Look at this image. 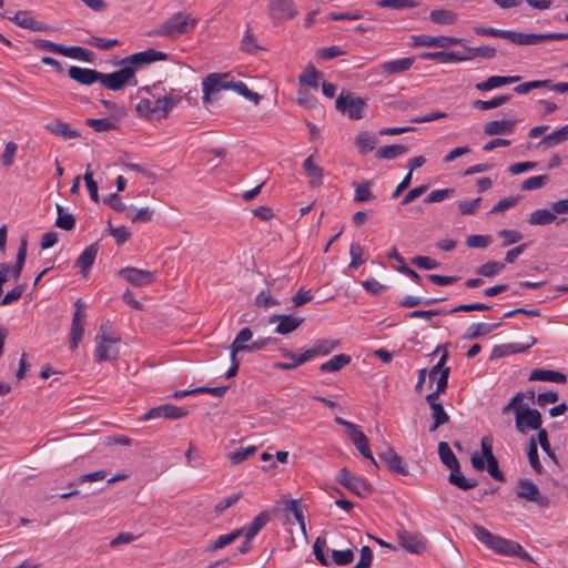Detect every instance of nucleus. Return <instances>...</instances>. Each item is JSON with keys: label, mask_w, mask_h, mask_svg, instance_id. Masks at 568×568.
<instances>
[{"label": "nucleus", "mask_w": 568, "mask_h": 568, "mask_svg": "<svg viewBox=\"0 0 568 568\" xmlns=\"http://www.w3.org/2000/svg\"><path fill=\"white\" fill-rule=\"evenodd\" d=\"M197 24V20L190 13L180 11L165 19L162 23L146 32L149 38L162 37L176 40L187 34Z\"/></svg>", "instance_id": "obj_1"}, {"label": "nucleus", "mask_w": 568, "mask_h": 568, "mask_svg": "<svg viewBox=\"0 0 568 568\" xmlns=\"http://www.w3.org/2000/svg\"><path fill=\"white\" fill-rule=\"evenodd\" d=\"M95 341L94 359L97 363L118 359L120 336L112 332L110 322L101 324Z\"/></svg>", "instance_id": "obj_2"}, {"label": "nucleus", "mask_w": 568, "mask_h": 568, "mask_svg": "<svg viewBox=\"0 0 568 568\" xmlns=\"http://www.w3.org/2000/svg\"><path fill=\"white\" fill-rule=\"evenodd\" d=\"M483 456L478 453L473 454L470 462L476 470L487 469L488 474L496 480L505 483L506 477L498 467V460L493 453V440L490 437H483L480 442Z\"/></svg>", "instance_id": "obj_3"}, {"label": "nucleus", "mask_w": 568, "mask_h": 568, "mask_svg": "<svg viewBox=\"0 0 568 568\" xmlns=\"http://www.w3.org/2000/svg\"><path fill=\"white\" fill-rule=\"evenodd\" d=\"M100 83L104 88L112 91H119L125 85L135 87L138 84V80L135 78V68H132V65L123 64L120 70L112 73L101 72Z\"/></svg>", "instance_id": "obj_4"}, {"label": "nucleus", "mask_w": 568, "mask_h": 568, "mask_svg": "<svg viewBox=\"0 0 568 568\" xmlns=\"http://www.w3.org/2000/svg\"><path fill=\"white\" fill-rule=\"evenodd\" d=\"M365 106V99L354 97L346 91H342L335 101L336 110L352 120H361L363 118V110Z\"/></svg>", "instance_id": "obj_5"}, {"label": "nucleus", "mask_w": 568, "mask_h": 568, "mask_svg": "<svg viewBox=\"0 0 568 568\" xmlns=\"http://www.w3.org/2000/svg\"><path fill=\"white\" fill-rule=\"evenodd\" d=\"M336 480L361 498H365L373 493V486L367 479L352 474L345 467L338 470Z\"/></svg>", "instance_id": "obj_6"}, {"label": "nucleus", "mask_w": 568, "mask_h": 568, "mask_svg": "<svg viewBox=\"0 0 568 568\" xmlns=\"http://www.w3.org/2000/svg\"><path fill=\"white\" fill-rule=\"evenodd\" d=\"M515 424L516 429L520 434H526L528 429L539 432V429H542L541 414L536 408H530L528 405H520L516 409Z\"/></svg>", "instance_id": "obj_7"}, {"label": "nucleus", "mask_w": 568, "mask_h": 568, "mask_svg": "<svg viewBox=\"0 0 568 568\" xmlns=\"http://www.w3.org/2000/svg\"><path fill=\"white\" fill-rule=\"evenodd\" d=\"M232 78L230 73H210L203 79V102L205 104L212 102V97L223 90L231 89Z\"/></svg>", "instance_id": "obj_8"}, {"label": "nucleus", "mask_w": 568, "mask_h": 568, "mask_svg": "<svg viewBox=\"0 0 568 568\" xmlns=\"http://www.w3.org/2000/svg\"><path fill=\"white\" fill-rule=\"evenodd\" d=\"M516 495L518 498L535 503L541 508H546L550 504L549 498L542 495L537 485L529 479L518 480Z\"/></svg>", "instance_id": "obj_9"}, {"label": "nucleus", "mask_w": 568, "mask_h": 568, "mask_svg": "<svg viewBox=\"0 0 568 568\" xmlns=\"http://www.w3.org/2000/svg\"><path fill=\"white\" fill-rule=\"evenodd\" d=\"M397 538L400 547L407 552L419 555L426 550L427 540L419 532L399 529L397 530Z\"/></svg>", "instance_id": "obj_10"}, {"label": "nucleus", "mask_w": 568, "mask_h": 568, "mask_svg": "<svg viewBox=\"0 0 568 568\" xmlns=\"http://www.w3.org/2000/svg\"><path fill=\"white\" fill-rule=\"evenodd\" d=\"M296 13L293 0H268V14L275 24L294 18Z\"/></svg>", "instance_id": "obj_11"}, {"label": "nucleus", "mask_w": 568, "mask_h": 568, "mask_svg": "<svg viewBox=\"0 0 568 568\" xmlns=\"http://www.w3.org/2000/svg\"><path fill=\"white\" fill-rule=\"evenodd\" d=\"M187 415V410L173 404H164L152 407L142 417L141 420H150L155 418L180 419Z\"/></svg>", "instance_id": "obj_12"}, {"label": "nucleus", "mask_w": 568, "mask_h": 568, "mask_svg": "<svg viewBox=\"0 0 568 568\" xmlns=\"http://www.w3.org/2000/svg\"><path fill=\"white\" fill-rule=\"evenodd\" d=\"M118 274L135 287L149 285L155 278L153 272L131 266L121 268Z\"/></svg>", "instance_id": "obj_13"}, {"label": "nucleus", "mask_w": 568, "mask_h": 568, "mask_svg": "<svg viewBox=\"0 0 568 568\" xmlns=\"http://www.w3.org/2000/svg\"><path fill=\"white\" fill-rule=\"evenodd\" d=\"M277 322L275 332L281 335H287L296 331L304 322V317L285 314H274L270 317V323Z\"/></svg>", "instance_id": "obj_14"}, {"label": "nucleus", "mask_w": 568, "mask_h": 568, "mask_svg": "<svg viewBox=\"0 0 568 568\" xmlns=\"http://www.w3.org/2000/svg\"><path fill=\"white\" fill-rule=\"evenodd\" d=\"M414 44L426 48H447L453 44H459L462 39L452 37H433L428 34L413 36Z\"/></svg>", "instance_id": "obj_15"}, {"label": "nucleus", "mask_w": 568, "mask_h": 568, "mask_svg": "<svg viewBox=\"0 0 568 568\" xmlns=\"http://www.w3.org/2000/svg\"><path fill=\"white\" fill-rule=\"evenodd\" d=\"M379 458L386 464L389 471L403 476H407L409 474L403 458L395 452L393 447L388 446L384 452L379 454Z\"/></svg>", "instance_id": "obj_16"}, {"label": "nucleus", "mask_w": 568, "mask_h": 568, "mask_svg": "<svg viewBox=\"0 0 568 568\" xmlns=\"http://www.w3.org/2000/svg\"><path fill=\"white\" fill-rule=\"evenodd\" d=\"M536 343H537V339L532 336H529L526 344L509 343V344L497 345L491 351L490 359H497V358H500V357H504V356H507L510 354L526 352L528 348H530Z\"/></svg>", "instance_id": "obj_17"}, {"label": "nucleus", "mask_w": 568, "mask_h": 568, "mask_svg": "<svg viewBox=\"0 0 568 568\" xmlns=\"http://www.w3.org/2000/svg\"><path fill=\"white\" fill-rule=\"evenodd\" d=\"M29 11H18L13 16H7V18L13 21L17 26L29 29L32 31H50L51 27L41 22L36 21L32 17L29 16ZM0 16L6 17V14L0 13Z\"/></svg>", "instance_id": "obj_18"}, {"label": "nucleus", "mask_w": 568, "mask_h": 568, "mask_svg": "<svg viewBox=\"0 0 568 568\" xmlns=\"http://www.w3.org/2000/svg\"><path fill=\"white\" fill-rule=\"evenodd\" d=\"M68 74L73 81L83 85H91L94 82L100 83L101 79V72L94 69H87L74 65L69 68Z\"/></svg>", "instance_id": "obj_19"}, {"label": "nucleus", "mask_w": 568, "mask_h": 568, "mask_svg": "<svg viewBox=\"0 0 568 568\" xmlns=\"http://www.w3.org/2000/svg\"><path fill=\"white\" fill-rule=\"evenodd\" d=\"M44 129L53 135L62 136L65 140H72L80 138V132L73 129L69 123H65L59 119L47 123Z\"/></svg>", "instance_id": "obj_20"}, {"label": "nucleus", "mask_w": 568, "mask_h": 568, "mask_svg": "<svg viewBox=\"0 0 568 568\" xmlns=\"http://www.w3.org/2000/svg\"><path fill=\"white\" fill-rule=\"evenodd\" d=\"M99 252L98 243L87 246L75 261V266L81 268L82 276H87Z\"/></svg>", "instance_id": "obj_21"}, {"label": "nucleus", "mask_w": 568, "mask_h": 568, "mask_svg": "<svg viewBox=\"0 0 568 568\" xmlns=\"http://www.w3.org/2000/svg\"><path fill=\"white\" fill-rule=\"evenodd\" d=\"M507 40L518 45H536L545 41L544 33H523L509 31Z\"/></svg>", "instance_id": "obj_22"}, {"label": "nucleus", "mask_w": 568, "mask_h": 568, "mask_svg": "<svg viewBox=\"0 0 568 568\" xmlns=\"http://www.w3.org/2000/svg\"><path fill=\"white\" fill-rule=\"evenodd\" d=\"M517 120H495L484 125V132L487 135L510 134L514 131Z\"/></svg>", "instance_id": "obj_23"}, {"label": "nucleus", "mask_w": 568, "mask_h": 568, "mask_svg": "<svg viewBox=\"0 0 568 568\" xmlns=\"http://www.w3.org/2000/svg\"><path fill=\"white\" fill-rule=\"evenodd\" d=\"M314 155H310L303 163V168L310 179L311 187H318L323 184V170L313 162Z\"/></svg>", "instance_id": "obj_24"}, {"label": "nucleus", "mask_w": 568, "mask_h": 568, "mask_svg": "<svg viewBox=\"0 0 568 568\" xmlns=\"http://www.w3.org/2000/svg\"><path fill=\"white\" fill-rule=\"evenodd\" d=\"M501 322L486 324V323H477L473 324L468 327L466 334L464 335L465 339H477L483 336H486L501 326Z\"/></svg>", "instance_id": "obj_25"}, {"label": "nucleus", "mask_w": 568, "mask_h": 568, "mask_svg": "<svg viewBox=\"0 0 568 568\" xmlns=\"http://www.w3.org/2000/svg\"><path fill=\"white\" fill-rule=\"evenodd\" d=\"M489 548L498 554L510 556L514 554V549H520V545L514 540L496 536L493 538Z\"/></svg>", "instance_id": "obj_26"}, {"label": "nucleus", "mask_w": 568, "mask_h": 568, "mask_svg": "<svg viewBox=\"0 0 568 568\" xmlns=\"http://www.w3.org/2000/svg\"><path fill=\"white\" fill-rule=\"evenodd\" d=\"M529 381H545L564 384L567 381V376L560 372L537 368L530 373Z\"/></svg>", "instance_id": "obj_27"}, {"label": "nucleus", "mask_w": 568, "mask_h": 568, "mask_svg": "<svg viewBox=\"0 0 568 568\" xmlns=\"http://www.w3.org/2000/svg\"><path fill=\"white\" fill-rule=\"evenodd\" d=\"M438 455L442 463L449 469H460L459 462L446 442L438 444Z\"/></svg>", "instance_id": "obj_28"}, {"label": "nucleus", "mask_w": 568, "mask_h": 568, "mask_svg": "<svg viewBox=\"0 0 568 568\" xmlns=\"http://www.w3.org/2000/svg\"><path fill=\"white\" fill-rule=\"evenodd\" d=\"M378 140L376 135L368 131H361L356 136V145L358 146V151L361 154L365 155L368 152L373 151L377 144Z\"/></svg>", "instance_id": "obj_29"}, {"label": "nucleus", "mask_w": 568, "mask_h": 568, "mask_svg": "<svg viewBox=\"0 0 568 568\" xmlns=\"http://www.w3.org/2000/svg\"><path fill=\"white\" fill-rule=\"evenodd\" d=\"M414 63L413 57L402 58L398 60L387 61L382 64L384 72L388 74H396L410 69Z\"/></svg>", "instance_id": "obj_30"}, {"label": "nucleus", "mask_w": 568, "mask_h": 568, "mask_svg": "<svg viewBox=\"0 0 568 568\" xmlns=\"http://www.w3.org/2000/svg\"><path fill=\"white\" fill-rule=\"evenodd\" d=\"M27 250H28V239L27 236H23L20 240L16 263L13 266H10V272L12 273L14 280H18L21 276L23 265L27 257Z\"/></svg>", "instance_id": "obj_31"}, {"label": "nucleus", "mask_w": 568, "mask_h": 568, "mask_svg": "<svg viewBox=\"0 0 568 568\" xmlns=\"http://www.w3.org/2000/svg\"><path fill=\"white\" fill-rule=\"evenodd\" d=\"M352 358L346 354L334 355L327 362L321 364L320 369L322 372L335 373L341 371L343 367L351 363Z\"/></svg>", "instance_id": "obj_32"}, {"label": "nucleus", "mask_w": 568, "mask_h": 568, "mask_svg": "<svg viewBox=\"0 0 568 568\" xmlns=\"http://www.w3.org/2000/svg\"><path fill=\"white\" fill-rule=\"evenodd\" d=\"M243 528H239L227 535H221L216 540L206 547V551L212 552L226 547L240 538L243 535Z\"/></svg>", "instance_id": "obj_33"}, {"label": "nucleus", "mask_w": 568, "mask_h": 568, "mask_svg": "<svg viewBox=\"0 0 568 568\" xmlns=\"http://www.w3.org/2000/svg\"><path fill=\"white\" fill-rule=\"evenodd\" d=\"M176 104H178V100H174L172 97H163V98L156 99V101L153 103L154 118L158 120L166 119L169 112Z\"/></svg>", "instance_id": "obj_34"}, {"label": "nucleus", "mask_w": 568, "mask_h": 568, "mask_svg": "<svg viewBox=\"0 0 568 568\" xmlns=\"http://www.w3.org/2000/svg\"><path fill=\"white\" fill-rule=\"evenodd\" d=\"M268 520L270 515L266 511L260 513L247 527L243 528V535L247 537V539H253Z\"/></svg>", "instance_id": "obj_35"}, {"label": "nucleus", "mask_w": 568, "mask_h": 568, "mask_svg": "<svg viewBox=\"0 0 568 568\" xmlns=\"http://www.w3.org/2000/svg\"><path fill=\"white\" fill-rule=\"evenodd\" d=\"M430 408V417L433 419V424L429 427V432L433 433L437 430L443 425L447 424L450 419L449 415L444 409V406L442 403L429 407Z\"/></svg>", "instance_id": "obj_36"}, {"label": "nucleus", "mask_w": 568, "mask_h": 568, "mask_svg": "<svg viewBox=\"0 0 568 568\" xmlns=\"http://www.w3.org/2000/svg\"><path fill=\"white\" fill-rule=\"evenodd\" d=\"M253 333L248 327L242 328L232 345L230 346L231 353L237 354L239 352H248L250 344H245L252 339Z\"/></svg>", "instance_id": "obj_37"}, {"label": "nucleus", "mask_w": 568, "mask_h": 568, "mask_svg": "<svg viewBox=\"0 0 568 568\" xmlns=\"http://www.w3.org/2000/svg\"><path fill=\"white\" fill-rule=\"evenodd\" d=\"M408 152V148L404 144L385 145L377 150L378 159L393 160Z\"/></svg>", "instance_id": "obj_38"}, {"label": "nucleus", "mask_w": 568, "mask_h": 568, "mask_svg": "<svg viewBox=\"0 0 568 568\" xmlns=\"http://www.w3.org/2000/svg\"><path fill=\"white\" fill-rule=\"evenodd\" d=\"M62 55L90 63L95 59L94 52L82 47H63Z\"/></svg>", "instance_id": "obj_39"}, {"label": "nucleus", "mask_w": 568, "mask_h": 568, "mask_svg": "<svg viewBox=\"0 0 568 568\" xmlns=\"http://www.w3.org/2000/svg\"><path fill=\"white\" fill-rule=\"evenodd\" d=\"M429 19L436 24L449 26L456 22L457 14L450 10L437 9L430 11Z\"/></svg>", "instance_id": "obj_40"}, {"label": "nucleus", "mask_w": 568, "mask_h": 568, "mask_svg": "<svg viewBox=\"0 0 568 568\" xmlns=\"http://www.w3.org/2000/svg\"><path fill=\"white\" fill-rule=\"evenodd\" d=\"M567 140H568V124H566L562 128L544 136L542 140L539 142V144H542L546 148H551V146L559 144Z\"/></svg>", "instance_id": "obj_41"}, {"label": "nucleus", "mask_w": 568, "mask_h": 568, "mask_svg": "<svg viewBox=\"0 0 568 568\" xmlns=\"http://www.w3.org/2000/svg\"><path fill=\"white\" fill-rule=\"evenodd\" d=\"M557 220V216L552 211H548L546 209L536 210L531 212L528 219V223L530 225H547Z\"/></svg>", "instance_id": "obj_42"}, {"label": "nucleus", "mask_w": 568, "mask_h": 568, "mask_svg": "<svg viewBox=\"0 0 568 568\" xmlns=\"http://www.w3.org/2000/svg\"><path fill=\"white\" fill-rule=\"evenodd\" d=\"M322 77V73L318 72L314 65L310 64L304 71L303 73L298 77V81H300V84L301 87L302 85H308L313 89H317L318 88V82L317 80Z\"/></svg>", "instance_id": "obj_43"}, {"label": "nucleus", "mask_w": 568, "mask_h": 568, "mask_svg": "<svg viewBox=\"0 0 568 568\" xmlns=\"http://www.w3.org/2000/svg\"><path fill=\"white\" fill-rule=\"evenodd\" d=\"M527 456L534 471L538 475H541L544 471V467L538 457L537 442L534 436H531L529 439Z\"/></svg>", "instance_id": "obj_44"}, {"label": "nucleus", "mask_w": 568, "mask_h": 568, "mask_svg": "<svg viewBox=\"0 0 568 568\" xmlns=\"http://www.w3.org/2000/svg\"><path fill=\"white\" fill-rule=\"evenodd\" d=\"M57 213H58V217L55 221L57 227L64 230V231H71L74 229L75 219L71 213H67L60 204H57Z\"/></svg>", "instance_id": "obj_45"}, {"label": "nucleus", "mask_w": 568, "mask_h": 568, "mask_svg": "<svg viewBox=\"0 0 568 568\" xmlns=\"http://www.w3.org/2000/svg\"><path fill=\"white\" fill-rule=\"evenodd\" d=\"M448 481L452 485L457 486L459 489L463 490H469L471 488H475L477 486L476 480L466 479L459 471V469L450 470V474L448 476Z\"/></svg>", "instance_id": "obj_46"}, {"label": "nucleus", "mask_w": 568, "mask_h": 568, "mask_svg": "<svg viewBox=\"0 0 568 568\" xmlns=\"http://www.w3.org/2000/svg\"><path fill=\"white\" fill-rule=\"evenodd\" d=\"M231 89L236 91L239 94L244 97L245 99L252 101L254 104H258L262 100V95H260L256 92H253L247 88V85L244 82H235L231 81Z\"/></svg>", "instance_id": "obj_47"}, {"label": "nucleus", "mask_w": 568, "mask_h": 568, "mask_svg": "<svg viewBox=\"0 0 568 568\" xmlns=\"http://www.w3.org/2000/svg\"><path fill=\"white\" fill-rule=\"evenodd\" d=\"M285 510L291 511L294 515V518L298 523L303 534L306 532L305 530V520H304V514L303 508L300 499H291L285 505Z\"/></svg>", "instance_id": "obj_48"}, {"label": "nucleus", "mask_w": 568, "mask_h": 568, "mask_svg": "<svg viewBox=\"0 0 568 568\" xmlns=\"http://www.w3.org/2000/svg\"><path fill=\"white\" fill-rule=\"evenodd\" d=\"M353 185L355 186V196L354 201L362 203L372 200L374 196L371 191V182L365 181L363 183H356L354 182Z\"/></svg>", "instance_id": "obj_49"}, {"label": "nucleus", "mask_w": 568, "mask_h": 568, "mask_svg": "<svg viewBox=\"0 0 568 568\" xmlns=\"http://www.w3.org/2000/svg\"><path fill=\"white\" fill-rule=\"evenodd\" d=\"M505 268V264L501 262H487L480 265L476 273L480 276L493 277L500 273Z\"/></svg>", "instance_id": "obj_50"}, {"label": "nucleus", "mask_w": 568, "mask_h": 568, "mask_svg": "<svg viewBox=\"0 0 568 568\" xmlns=\"http://www.w3.org/2000/svg\"><path fill=\"white\" fill-rule=\"evenodd\" d=\"M280 352L284 358H290L292 362H276L273 364V367L281 371H291L297 368L300 365L296 362L295 354L286 347H281Z\"/></svg>", "instance_id": "obj_51"}, {"label": "nucleus", "mask_w": 568, "mask_h": 568, "mask_svg": "<svg viewBox=\"0 0 568 568\" xmlns=\"http://www.w3.org/2000/svg\"><path fill=\"white\" fill-rule=\"evenodd\" d=\"M442 301H444L443 297L442 298H426V300H422L420 297H417V296L407 295L403 300H400L398 304L402 307H415V306H418L420 304L433 305V304H436V303L442 302Z\"/></svg>", "instance_id": "obj_52"}, {"label": "nucleus", "mask_w": 568, "mask_h": 568, "mask_svg": "<svg viewBox=\"0 0 568 568\" xmlns=\"http://www.w3.org/2000/svg\"><path fill=\"white\" fill-rule=\"evenodd\" d=\"M353 444L355 445L356 449L361 453V455L365 458H371V449L368 445V439L365 436V434L359 430L358 433L354 434L352 437Z\"/></svg>", "instance_id": "obj_53"}, {"label": "nucleus", "mask_w": 568, "mask_h": 568, "mask_svg": "<svg viewBox=\"0 0 568 568\" xmlns=\"http://www.w3.org/2000/svg\"><path fill=\"white\" fill-rule=\"evenodd\" d=\"M339 346L338 339H317L313 348L316 351L317 356L318 355H327L333 349L337 348Z\"/></svg>", "instance_id": "obj_54"}, {"label": "nucleus", "mask_w": 568, "mask_h": 568, "mask_svg": "<svg viewBox=\"0 0 568 568\" xmlns=\"http://www.w3.org/2000/svg\"><path fill=\"white\" fill-rule=\"evenodd\" d=\"M85 124L92 128L95 132H105L116 129V125L108 119L89 118L85 120Z\"/></svg>", "instance_id": "obj_55"}, {"label": "nucleus", "mask_w": 568, "mask_h": 568, "mask_svg": "<svg viewBox=\"0 0 568 568\" xmlns=\"http://www.w3.org/2000/svg\"><path fill=\"white\" fill-rule=\"evenodd\" d=\"M84 327L82 322H71L70 328V348L74 351L78 348L82 336H83Z\"/></svg>", "instance_id": "obj_56"}, {"label": "nucleus", "mask_w": 568, "mask_h": 568, "mask_svg": "<svg viewBox=\"0 0 568 568\" xmlns=\"http://www.w3.org/2000/svg\"><path fill=\"white\" fill-rule=\"evenodd\" d=\"M521 195H513L504 197L489 211L490 214L504 212L521 201Z\"/></svg>", "instance_id": "obj_57"}, {"label": "nucleus", "mask_w": 568, "mask_h": 568, "mask_svg": "<svg viewBox=\"0 0 568 568\" xmlns=\"http://www.w3.org/2000/svg\"><path fill=\"white\" fill-rule=\"evenodd\" d=\"M549 180L548 175H537V176H530L527 180H525L521 184L523 191H531L541 189Z\"/></svg>", "instance_id": "obj_58"}, {"label": "nucleus", "mask_w": 568, "mask_h": 568, "mask_svg": "<svg viewBox=\"0 0 568 568\" xmlns=\"http://www.w3.org/2000/svg\"><path fill=\"white\" fill-rule=\"evenodd\" d=\"M349 254H351V263L348 264L349 268H358L363 263L364 260L362 258L363 255V248L359 243L354 242L349 246Z\"/></svg>", "instance_id": "obj_59"}, {"label": "nucleus", "mask_w": 568, "mask_h": 568, "mask_svg": "<svg viewBox=\"0 0 568 568\" xmlns=\"http://www.w3.org/2000/svg\"><path fill=\"white\" fill-rule=\"evenodd\" d=\"M538 443L541 449L548 455V457L555 463L558 464V458L554 450L550 447L548 433L546 429H539L538 432Z\"/></svg>", "instance_id": "obj_60"}, {"label": "nucleus", "mask_w": 568, "mask_h": 568, "mask_svg": "<svg viewBox=\"0 0 568 568\" xmlns=\"http://www.w3.org/2000/svg\"><path fill=\"white\" fill-rule=\"evenodd\" d=\"M332 559L338 566H346L354 560V552L352 549L333 550Z\"/></svg>", "instance_id": "obj_61"}, {"label": "nucleus", "mask_w": 568, "mask_h": 568, "mask_svg": "<svg viewBox=\"0 0 568 568\" xmlns=\"http://www.w3.org/2000/svg\"><path fill=\"white\" fill-rule=\"evenodd\" d=\"M491 243V237L489 235H469L466 239V245L473 248H485Z\"/></svg>", "instance_id": "obj_62"}, {"label": "nucleus", "mask_w": 568, "mask_h": 568, "mask_svg": "<svg viewBox=\"0 0 568 568\" xmlns=\"http://www.w3.org/2000/svg\"><path fill=\"white\" fill-rule=\"evenodd\" d=\"M241 49L244 52L254 54L256 53L261 48L256 44L254 36L251 33V30L247 29L244 33V37L241 42Z\"/></svg>", "instance_id": "obj_63"}, {"label": "nucleus", "mask_w": 568, "mask_h": 568, "mask_svg": "<svg viewBox=\"0 0 568 568\" xmlns=\"http://www.w3.org/2000/svg\"><path fill=\"white\" fill-rule=\"evenodd\" d=\"M373 561V550L368 546L361 548V557L358 562L352 568H371Z\"/></svg>", "instance_id": "obj_64"}]
</instances>
